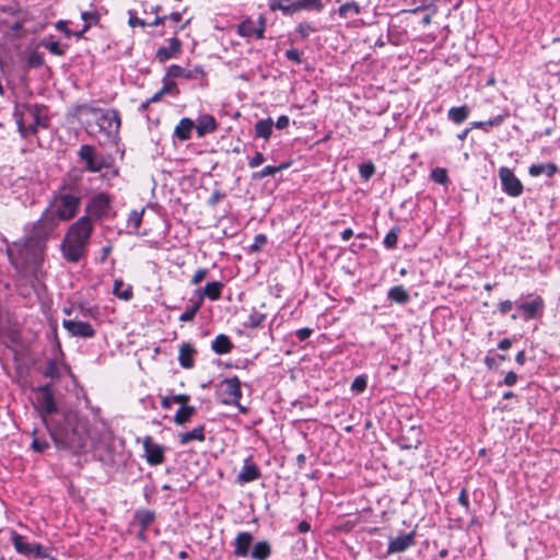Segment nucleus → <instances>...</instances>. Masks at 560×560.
<instances>
[{"label":"nucleus","mask_w":560,"mask_h":560,"mask_svg":"<svg viewBox=\"0 0 560 560\" xmlns=\"http://www.w3.org/2000/svg\"><path fill=\"white\" fill-rule=\"evenodd\" d=\"M269 8L272 11H282L285 14H292L302 8H305V3L291 0H271Z\"/></svg>","instance_id":"nucleus-14"},{"label":"nucleus","mask_w":560,"mask_h":560,"mask_svg":"<svg viewBox=\"0 0 560 560\" xmlns=\"http://www.w3.org/2000/svg\"><path fill=\"white\" fill-rule=\"evenodd\" d=\"M172 399L176 404H180L182 406H186V402L189 400V396L185 394L174 395Z\"/></svg>","instance_id":"nucleus-55"},{"label":"nucleus","mask_w":560,"mask_h":560,"mask_svg":"<svg viewBox=\"0 0 560 560\" xmlns=\"http://www.w3.org/2000/svg\"><path fill=\"white\" fill-rule=\"evenodd\" d=\"M182 43L176 37H172L168 40L167 47H161L156 51V59L160 62H165L166 60L177 56L180 52Z\"/></svg>","instance_id":"nucleus-13"},{"label":"nucleus","mask_w":560,"mask_h":560,"mask_svg":"<svg viewBox=\"0 0 560 560\" xmlns=\"http://www.w3.org/2000/svg\"><path fill=\"white\" fill-rule=\"evenodd\" d=\"M311 529V525L305 522V521H302L300 524H299V530L301 533H307L308 530Z\"/></svg>","instance_id":"nucleus-63"},{"label":"nucleus","mask_w":560,"mask_h":560,"mask_svg":"<svg viewBox=\"0 0 560 560\" xmlns=\"http://www.w3.org/2000/svg\"><path fill=\"white\" fill-rule=\"evenodd\" d=\"M415 545V532L401 534L395 538L389 539L388 553H400Z\"/></svg>","instance_id":"nucleus-11"},{"label":"nucleus","mask_w":560,"mask_h":560,"mask_svg":"<svg viewBox=\"0 0 560 560\" xmlns=\"http://www.w3.org/2000/svg\"><path fill=\"white\" fill-rule=\"evenodd\" d=\"M44 408H45L46 412H48V413H52L56 410L55 402L49 395L45 396Z\"/></svg>","instance_id":"nucleus-49"},{"label":"nucleus","mask_w":560,"mask_h":560,"mask_svg":"<svg viewBox=\"0 0 560 560\" xmlns=\"http://www.w3.org/2000/svg\"><path fill=\"white\" fill-rule=\"evenodd\" d=\"M396 241H397V237L395 234H388L385 240H384V243L387 247H394L395 244H396Z\"/></svg>","instance_id":"nucleus-59"},{"label":"nucleus","mask_w":560,"mask_h":560,"mask_svg":"<svg viewBox=\"0 0 560 560\" xmlns=\"http://www.w3.org/2000/svg\"><path fill=\"white\" fill-rule=\"evenodd\" d=\"M366 388V380L363 376H358L351 384V389L355 393H362Z\"/></svg>","instance_id":"nucleus-41"},{"label":"nucleus","mask_w":560,"mask_h":560,"mask_svg":"<svg viewBox=\"0 0 560 560\" xmlns=\"http://www.w3.org/2000/svg\"><path fill=\"white\" fill-rule=\"evenodd\" d=\"M361 12L362 8L354 0L342 3L337 10V13L341 19H350L361 14Z\"/></svg>","instance_id":"nucleus-21"},{"label":"nucleus","mask_w":560,"mask_h":560,"mask_svg":"<svg viewBox=\"0 0 560 560\" xmlns=\"http://www.w3.org/2000/svg\"><path fill=\"white\" fill-rule=\"evenodd\" d=\"M173 399L172 397H163L162 400H161V405L164 409H170L172 407V404H173Z\"/></svg>","instance_id":"nucleus-61"},{"label":"nucleus","mask_w":560,"mask_h":560,"mask_svg":"<svg viewBox=\"0 0 560 560\" xmlns=\"http://www.w3.org/2000/svg\"><path fill=\"white\" fill-rule=\"evenodd\" d=\"M183 71H184V70H183L179 66H173V67L171 68L170 73H171L172 75H174V77H178V75H182V74H183Z\"/></svg>","instance_id":"nucleus-64"},{"label":"nucleus","mask_w":560,"mask_h":560,"mask_svg":"<svg viewBox=\"0 0 560 560\" xmlns=\"http://www.w3.org/2000/svg\"><path fill=\"white\" fill-rule=\"evenodd\" d=\"M517 375L514 372H509L504 377V384L506 386H512L516 383Z\"/></svg>","instance_id":"nucleus-54"},{"label":"nucleus","mask_w":560,"mask_h":560,"mask_svg":"<svg viewBox=\"0 0 560 560\" xmlns=\"http://www.w3.org/2000/svg\"><path fill=\"white\" fill-rule=\"evenodd\" d=\"M208 275V270L205 268L198 269L191 278L192 284H199Z\"/></svg>","instance_id":"nucleus-43"},{"label":"nucleus","mask_w":560,"mask_h":560,"mask_svg":"<svg viewBox=\"0 0 560 560\" xmlns=\"http://www.w3.org/2000/svg\"><path fill=\"white\" fill-rule=\"evenodd\" d=\"M266 21L259 15L256 20H245L238 26V34L243 37H256L261 39L265 33Z\"/></svg>","instance_id":"nucleus-8"},{"label":"nucleus","mask_w":560,"mask_h":560,"mask_svg":"<svg viewBox=\"0 0 560 560\" xmlns=\"http://www.w3.org/2000/svg\"><path fill=\"white\" fill-rule=\"evenodd\" d=\"M170 90V86L168 85H165L161 91H159L158 93H155L151 98H150V102H158L163 94H165L167 91Z\"/></svg>","instance_id":"nucleus-60"},{"label":"nucleus","mask_w":560,"mask_h":560,"mask_svg":"<svg viewBox=\"0 0 560 560\" xmlns=\"http://www.w3.org/2000/svg\"><path fill=\"white\" fill-rule=\"evenodd\" d=\"M252 541H253V536L249 533H247V532L240 533L235 538L234 553L238 557H246L248 555Z\"/></svg>","instance_id":"nucleus-15"},{"label":"nucleus","mask_w":560,"mask_h":560,"mask_svg":"<svg viewBox=\"0 0 560 560\" xmlns=\"http://www.w3.org/2000/svg\"><path fill=\"white\" fill-rule=\"evenodd\" d=\"M499 178L501 180L502 189L511 197H518L523 192V185L509 167H501L499 170Z\"/></svg>","instance_id":"nucleus-7"},{"label":"nucleus","mask_w":560,"mask_h":560,"mask_svg":"<svg viewBox=\"0 0 560 560\" xmlns=\"http://www.w3.org/2000/svg\"><path fill=\"white\" fill-rule=\"evenodd\" d=\"M143 448L150 465L156 466L164 462V447L154 443L150 436L144 438Z\"/></svg>","instance_id":"nucleus-9"},{"label":"nucleus","mask_w":560,"mask_h":560,"mask_svg":"<svg viewBox=\"0 0 560 560\" xmlns=\"http://www.w3.org/2000/svg\"><path fill=\"white\" fill-rule=\"evenodd\" d=\"M260 477L258 467L247 458L237 475V482L241 485L252 482Z\"/></svg>","instance_id":"nucleus-12"},{"label":"nucleus","mask_w":560,"mask_h":560,"mask_svg":"<svg viewBox=\"0 0 560 560\" xmlns=\"http://www.w3.org/2000/svg\"><path fill=\"white\" fill-rule=\"evenodd\" d=\"M558 167L553 163L547 164H533L528 172L532 176H539L541 174H546L548 177H551L556 174Z\"/></svg>","instance_id":"nucleus-24"},{"label":"nucleus","mask_w":560,"mask_h":560,"mask_svg":"<svg viewBox=\"0 0 560 560\" xmlns=\"http://www.w3.org/2000/svg\"><path fill=\"white\" fill-rule=\"evenodd\" d=\"M359 172L362 178L369 179L375 172L374 165L372 163L362 164L359 167Z\"/></svg>","instance_id":"nucleus-40"},{"label":"nucleus","mask_w":560,"mask_h":560,"mask_svg":"<svg viewBox=\"0 0 560 560\" xmlns=\"http://www.w3.org/2000/svg\"><path fill=\"white\" fill-rule=\"evenodd\" d=\"M203 440H205V429L201 425L192 429L191 431L179 434V441L182 444H188L191 441L202 442Z\"/></svg>","instance_id":"nucleus-26"},{"label":"nucleus","mask_w":560,"mask_h":560,"mask_svg":"<svg viewBox=\"0 0 560 560\" xmlns=\"http://www.w3.org/2000/svg\"><path fill=\"white\" fill-rule=\"evenodd\" d=\"M468 113L467 106L452 107L447 113V117L453 122L459 125L467 119Z\"/></svg>","instance_id":"nucleus-28"},{"label":"nucleus","mask_w":560,"mask_h":560,"mask_svg":"<svg viewBox=\"0 0 560 560\" xmlns=\"http://www.w3.org/2000/svg\"><path fill=\"white\" fill-rule=\"evenodd\" d=\"M223 284L219 281L209 282L206 284L202 292L199 293V300L203 301L205 298H208L211 301H217L221 296Z\"/></svg>","instance_id":"nucleus-18"},{"label":"nucleus","mask_w":560,"mask_h":560,"mask_svg":"<svg viewBox=\"0 0 560 560\" xmlns=\"http://www.w3.org/2000/svg\"><path fill=\"white\" fill-rule=\"evenodd\" d=\"M232 349V342L225 335H219L212 342V350L218 354L229 353Z\"/></svg>","instance_id":"nucleus-25"},{"label":"nucleus","mask_w":560,"mask_h":560,"mask_svg":"<svg viewBox=\"0 0 560 560\" xmlns=\"http://www.w3.org/2000/svg\"><path fill=\"white\" fill-rule=\"evenodd\" d=\"M80 156L85 161H90L94 158V151H93V148L90 147V145H83L81 149H80Z\"/></svg>","instance_id":"nucleus-42"},{"label":"nucleus","mask_w":560,"mask_h":560,"mask_svg":"<svg viewBox=\"0 0 560 560\" xmlns=\"http://www.w3.org/2000/svg\"><path fill=\"white\" fill-rule=\"evenodd\" d=\"M312 334V330L310 328H301L296 331V337L300 339V340H305L307 339Z\"/></svg>","instance_id":"nucleus-57"},{"label":"nucleus","mask_w":560,"mask_h":560,"mask_svg":"<svg viewBox=\"0 0 560 560\" xmlns=\"http://www.w3.org/2000/svg\"><path fill=\"white\" fill-rule=\"evenodd\" d=\"M194 412H195L194 407L182 406L174 417L175 423L179 424V425L186 423L190 419V417L194 415Z\"/></svg>","instance_id":"nucleus-30"},{"label":"nucleus","mask_w":560,"mask_h":560,"mask_svg":"<svg viewBox=\"0 0 560 560\" xmlns=\"http://www.w3.org/2000/svg\"><path fill=\"white\" fill-rule=\"evenodd\" d=\"M80 208V198L72 194L56 195L34 224L32 238L27 240L21 252L23 259L36 258L42 252V241L51 234L61 221L74 218Z\"/></svg>","instance_id":"nucleus-1"},{"label":"nucleus","mask_w":560,"mask_h":560,"mask_svg":"<svg viewBox=\"0 0 560 560\" xmlns=\"http://www.w3.org/2000/svg\"><path fill=\"white\" fill-rule=\"evenodd\" d=\"M165 20H166V15H164V16H159V15H156V18H155L152 22L148 23V22H145L144 20L139 19V18H137V16H130V19H129V24H130V26H132V27H135V26H141V27H144V26H147V25H151V26H159V25H161L162 23H164V21H165Z\"/></svg>","instance_id":"nucleus-31"},{"label":"nucleus","mask_w":560,"mask_h":560,"mask_svg":"<svg viewBox=\"0 0 560 560\" xmlns=\"http://www.w3.org/2000/svg\"><path fill=\"white\" fill-rule=\"evenodd\" d=\"M93 124H89V130L91 133L103 132L107 137L115 136L120 127V120L116 110L92 109L91 112Z\"/></svg>","instance_id":"nucleus-4"},{"label":"nucleus","mask_w":560,"mask_h":560,"mask_svg":"<svg viewBox=\"0 0 560 560\" xmlns=\"http://www.w3.org/2000/svg\"><path fill=\"white\" fill-rule=\"evenodd\" d=\"M217 129V121L212 115H201L197 120L196 130L199 137L211 133Z\"/></svg>","instance_id":"nucleus-17"},{"label":"nucleus","mask_w":560,"mask_h":560,"mask_svg":"<svg viewBox=\"0 0 560 560\" xmlns=\"http://www.w3.org/2000/svg\"><path fill=\"white\" fill-rule=\"evenodd\" d=\"M290 118L287 115H282L277 119L276 127L278 129H284L289 126Z\"/></svg>","instance_id":"nucleus-52"},{"label":"nucleus","mask_w":560,"mask_h":560,"mask_svg":"<svg viewBox=\"0 0 560 560\" xmlns=\"http://www.w3.org/2000/svg\"><path fill=\"white\" fill-rule=\"evenodd\" d=\"M201 306V301H197L191 307L187 308L180 316V322H189L192 320L196 316L197 312L199 311Z\"/></svg>","instance_id":"nucleus-36"},{"label":"nucleus","mask_w":560,"mask_h":560,"mask_svg":"<svg viewBox=\"0 0 560 560\" xmlns=\"http://www.w3.org/2000/svg\"><path fill=\"white\" fill-rule=\"evenodd\" d=\"M112 199L105 192L93 196L86 205V212L94 219L108 218L112 212Z\"/></svg>","instance_id":"nucleus-6"},{"label":"nucleus","mask_w":560,"mask_h":560,"mask_svg":"<svg viewBox=\"0 0 560 560\" xmlns=\"http://www.w3.org/2000/svg\"><path fill=\"white\" fill-rule=\"evenodd\" d=\"M32 447L36 452H43V451H45L48 447V444H47L46 441L34 439L33 442H32Z\"/></svg>","instance_id":"nucleus-48"},{"label":"nucleus","mask_w":560,"mask_h":560,"mask_svg":"<svg viewBox=\"0 0 560 560\" xmlns=\"http://www.w3.org/2000/svg\"><path fill=\"white\" fill-rule=\"evenodd\" d=\"M285 56L289 60H292L296 63L301 62L300 54L296 49H290L285 51Z\"/></svg>","instance_id":"nucleus-53"},{"label":"nucleus","mask_w":560,"mask_h":560,"mask_svg":"<svg viewBox=\"0 0 560 560\" xmlns=\"http://www.w3.org/2000/svg\"><path fill=\"white\" fill-rule=\"evenodd\" d=\"M218 399L224 405H235L242 413L247 409L238 401L242 397L241 382L237 377L225 378L217 387Z\"/></svg>","instance_id":"nucleus-5"},{"label":"nucleus","mask_w":560,"mask_h":560,"mask_svg":"<svg viewBox=\"0 0 560 560\" xmlns=\"http://www.w3.org/2000/svg\"><path fill=\"white\" fill-rule=\"evenodd\" d=\"M45 375L51 378L58 377V368L55 362H50L45 371Z\"/></svg>","instance_id":"nucleus-47"},{"label":"nucleus","mask_w":560,"mask_h":560,"mask_svg":"<svg viewBox=\"0 0 560 560\" xmlns=\"http://www.w3.org/2000/svg\"><path fill=\"white\" fill-rule=\"evenodd\" d=\"M388 298L392 301L400 304L407 303L409 301V294L401 285L393 287L388 291Z\"/></svg>","instance_id":"nucleus-29"},{"label":"nucleus","mask_w":560,"mask_h":560,"mask_svg":"<svg viewBox=\"0 0 560 560\" xmlns=\"http://www.w3.org/2000/svg\"><path fill=\"white\" fill-rule=\"evenodd\" d=\"M31 552L30 553H33L36 558H47L49 560L50 557H48L44 549L39 546V545H34L31 547Z\"/></svg>","instance_id":"nucleus-50"},{"label":"nucleus","mask_w":560,"mask_h":560,"mask_svg":"<svg viewBox=\"0 0 560 560\" xmlns=\"http://www.w3.org/2000/svg\"><path fill=\"white\" fill-rule=\"evenodd\" d=\"M458 502L465 506V508H468V495H467V492L465 489H463L459 493V497H458Z\"/></svg>","instance_id":"nucleus-58"},{"label":"nucleus","mask_w":560,"mask_h":560,"mask_svg":"<svg viewBox=\"0 0 560 560\" xmlns=\"http://www.w3.org/2000/svg\"><path fill=\"white\" fill-rule=\"evenodd\" d=\"M267 243V237L264 234L256 235L252 245L254 250H259Z\"/></svg>","instance_id":"nucleus-45"},{"label":"nucleus","mask_w":560,"mask_h":560,"mask_svg":"<svg viewBox=\"0 0 560 560\" xmlns=\"http://www.w3.org/2000/svg\"><path fill=\"white\" fill-rule=\"evenodd\" d=\"M137 518L142 529H145L153 522L154 514L150 511H140L137 513Z\"/></svg>","instance_id":"nucleus-38"},{"label":"nucleus","mask_w":560,"mask_h":560,"mask_svg":"<svg viewBox=\"0 0 560 560\" xmlns=\"http://www.w3.org/2000/svg\"><path fill=\"white\" fill-rule=\"evenodd\" d=\"M14 116L19 131L23 137L35 133L38 127L46 126V110L33 104H18Z\"/></svg>","instance_id":"nucleus-3"},{"label":"nucleus","mask_w":560,"mask_h":560,"mask_svg":"<svg viewBox=\"0 0 560 560\" xmlns=\"http://www.w3.org/2000/svg\"><path fill=\"white\" fill-rule=\"evenodd\" d=\"M265 162V158L260 152H256L255 155L249 160L248 165L255 168Z\"/></svg>","instance_id":"nucleus-44"},{"label":"nucleus","mask_w":560,"mask_h":560,"mask_svg":"<svg viewBox=\"0 0 560 560\" xmlns=\"http://www.w3.org/2000/svg\"><path fill=\"white\" fill-rule=\"evenodd\" d=\"M273 121L271 118L260 119L255 124V135L258 138L269 139L272 133Z\"/></svg>","instance_id":"nucleus-23"},{"label":"nucleus","mask_w":560,"mask_h":560,"mask_svg":"<svg viewBox=\"0 0 560 560\" xmlns=\"http://www.w3.org/2000/svg\"><path fill=\"white\" fill-rule=\"evenodd\" d=\"M194 127L195 124L190 118H183L175 127L174 135L180 141L188 140L190 138L191 130Z\"/></svg>","instance_id":"nucleus-20"},{"label":"nucleus","mask_w":560,"mask_h":560,"mask_svg":"<svg viewBox=\"0 0 560 560\" xmlns=\"http://www.w3.org/2000/svg\"><path fill=\"white\" fill-rule=\"evenodd\" d=\"M431 178L439 184H445L447 182V172L444 168H434L431 172Z\"/></svg>","instance_id":"nucleus-39"},{"label":"nucleus","mask_w":560,"mask_h":560,"mask_svg":"<svg viewBox=\"0 0 560 560\" xmlns=\"http://www.w3.org/2000/svg\"><path fill=\"white\" fill-rule=\"evenodd\" d=\"M113 293L124 301H129L133 296L132 287L130 284H125L122 280H115Z\"/></svg>","instance_id":"nucleus-22"},{"label":"nucleus","mask_w":560,"mask_h":560,"mask_svg":"<svg viewBox=\"0 0 560 560\" xmlns=\"http://www.w3.org/2000/svg\"><path fill=\"white\" fill-rule=\"evenodd\" d=\"M143 212H144V210H141V211L133 210L129 213L128 223L130 226L133 228L135 231H138V229L141 225Z\"/></svg>","instance_id":"nucleus-35"},{"label":"nucleus","mask_w":560,"mask_h":560,"mask_svg":"<svg viewBox=\"0 0 560 560\" xmlns=\"http://www.w3.org/2000/svg\"><path fill=\"white\" fill-rule=\"evenodd\" d=\"M93 229L89 217H81L70 225L61 243V252L67 261L77 262L84 257Z\"/></svg>","instance_id":"nucleus-2"},{"label":"nucleus","mask_w":560,"mask_h":560,"mask_svg":"<svg viewBox=\"0 0 560 560\" xmlns=\"http://www.w3.org/2000/svg\"><path fill=\"white\" fill-rule=\"evenodd\" d=\"M285 167H287V164H283V165H280V166L268 165V166H265L258 173H256L254 175V177L255 178H262V177H267V176H273L276 173L284 170Z\"/></svg>","instance_id":"nucleus-34"},{"label":"nucleus","mask_w":560,"mask_h":560,"mask_svg":"<svg viewBox=\"0 0 560 560\" xmlns=\"http://www.w3.org/2000/svg\"><path fill=\"white\" fill-rule=\"evenodd\" d=\"M270 551V545L267 541H259L254 546L250 556L255 560H266Z\"/></svg>","instance_id":"nucleus-27"},{"label":"nucleus","mask_w":560,"mask_h":560,"mask_svg":"<svg viewBox=\"0 0 560 560\" xmlns=\"http://www.w3.org/2000/svg\"><path fill=\"white\" fill-rule=\"evenodd\" d=\"M511 346H512V341H511L510 339H508V338L502 339V340L500 341V343H499V348H500L501 350H508V349H510V348H511Z\"/></svg>","instance_id":"nucleus-62"},{"label":"nucleus","mask_w":560,"mask_h":560,"mask_svg":"<svg viewBox=\"0 0 560 560\" xmlns=\"http://www.w3.org/2000/svg\"><path fill=\"white\" fill-rule=\"evenodd\" d=\"M81 18L85 22V24L82 31L75 34L78 37H80L84 32H86L92 24H95L98 21V15L96 12H82Z\"/></svg>","instance_id":"nucleus-32"},{"label":"nucleus","mask_w":560,"mask_h":560,"mask_svg":"<svg viewBox=\"0 0 560 560\" xmlns=\"http://www.w3.org/2000/svg\"><path fill=\"white\" fill-rule=\"evenodd\" d=\"M544 307V301L541 298L537 296L529 302H525L518 305V310L525 314V319H530L536 317V315L541 312Z\"/></svg>","instance_id":"nucleus-16"},{"label":"nucleus","mask_w":560,"mask_h":560,"mask_svg":"<svg viewBox=\"0 0 560 560\" xmlns=\"http://www.w3.org/2000/svg\"><path fill=\"white\" fill-rule=\"evenodd\" d=\"M45 47L54 55L61 56L63 55V50L60 48L57 42H51L45 45Z\"/></svg>","instance_id":"nucleus-46"},{"label":"nucleus","mask_w":560,"mask_h":560,"mask_svg":"<svg viewBox=\"0 0 560 560\" xmlns=\"http://www.w3.org/2000/svg\"><path fill=\"white\" fill-rule=\"evenodd\" d=\"M62 326L73 337L91 338L95 335L93 327L86 322L65 319Z\"/></svg>","instance_id":"nucleus-10"},{"label":"nucleus","mask_w":560,"mask_h":560,"mask_svg":"<svg viewBox=\"0 0 560 560\" xmlns=\"http://www.w3.org/2000/svg\"><path fill=\"white\" fill-rule=\"evenodd\" d=\"M86 166L92 172H98L102 168V163L97 161L95 158L86 162Z\"/></svg>","instance_id":"nucleus-51"},{"label":"nucleus","mask_w":560,"mask_h":560,"mask_svg":"<svg viewBox=\"0 0 560 560\" xmlns=\"http://www.w3.org/2000/svg\"><path fill=\"white\" fill-rule=\"evenodd\" d=\"M13 544H14V547L15 549L20 552V553H28L31 552V547L22 536L20 535H14L13 536Z\"/></svg>","instance_id":"nucleus-37"},{"label":"nucleus","mask_w":560,"mask_h":560,"mask_svg":"<svg viewBox=\"0 0 560 560\" xmlns=\"http://www.w3.org/2000/svg\"><path fill=\"white\" fill-rule=\"evenodd\" d=\"M513 304L511 301L506 300L499 303L498 308L502 314L508 313L512 308Z\"/></svg>","instance_id":"nucleus-56"},{"label":"nucleus","mask_w":560,"mask_h":560,"mask_svg":"<svg viewBox=\"0 0 560 560\" xmlns=\"http://www.w3.org/2000/svg\"><path fill=\"white\" fill-rule=\"evenodd\" d=\"M265 319H266V314H264L257 310H254L248 316V326L250 328H257V327L261 326V324L265 322Z\"/></svg>","instance_id":"nucleus-33"},{"label":"nucleus","mask_w":560,"mask_h":560,"mask_svg":"<svg viewBox=\"0 0 560 560\" xmlns=\"http://www.w3.org/2000/svg\"><path fill=\"white\" fill-rule=\"evenodd\" d=\"M195 349L189 343H183L179 348L178 361L180 366L184 369H190L194 366Z\"/></svg>","instance_id":"nucleus-19"}]
</instances>
